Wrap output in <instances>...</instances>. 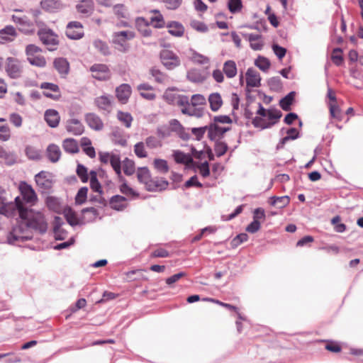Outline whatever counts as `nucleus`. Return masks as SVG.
I'll list each match as a JSON object with an SVG mask.
<instances>
[{
	"label": "nucleus",
	"instance_id": "f257e3e1",
	"mask_svg": "<svg viewBox=\"0 0 363 363\" xmlns=\"http://www.w3.org/2000/svg\"><path fill=\"white\" fill-rule=\"evenodd\" d=\"M24 213L21 221L13 227L7 236L9 244L15 245L32 239V230L40 234L48 230V223L42 212L26 207Z\"/></svg>",
	"mask_w": 363,
	"mask_h": 363
},
{
	"label": "nucleus",
	"instance_id": "f03ea898",
	"mask_svg": "<svg viewBox=\"0 0 363 363\" xmlns=\"http://www.w3.org/2000/svg\"><path fill=\"white\" fill-rule=\"evenodd\" d=\"M27 206L22 202L20 196H16L13 202L3 203L0 206V213L7 217H12L18 214L20 218L24 215Z\"/></svg>",
	"mask_w": 363,
	"mask_h": 363
},
{
	"label": "nucleus",
	"instance_id": "7ed1b4c3",
	"mask_svg": "<svg viewBox=\"0 0 363 363\" xmlns=\"http://www.w3.org/2000/svg\"><path fill=\"white\" fill-rule=\"evenodd\" d=\"M138 179L140 182L145 184L146 188L148 191H155L157 188H164L168 185L167 182L162 181V184L155 183L153 186L152 185V181L150 179V173L147 167H141L138 169L137 172Z\"/></svg>",
	"mask_w": 363,
	"mask_h": 363
},
{
	"label": "nucleus",
	"instance_id": "20e7f679",
	"mask_svg": "<svg viewBox=\"0 0 363 363\" xmlns=\"http://www.w3.org/2000/svg\"><path fill=\"white\" fill-rule=\"evenodd\" d=\"M160 57L162 65L167 69H174L181 64V60L179 56L170 50L164 49L161 50Z\"/></svg>",
	"mask_w": 363,
	"mask_h": 363
},
{
	"label": "nucleus",
	"instance_id": "39448f33",
	"mask_svg": "<svg viewBox=\"0 0 363 363\" xmlns=\"http://www.w3.org/2000/svg\"><path fill=\"white\" fill-rule=\"evenodd\" d=\"M38 35L42 43L48 47L49 50H55L58 45L57 35L50 29H40Z\"/></svg>",
	"mask_w": 363,
	"mask_h": 363
},
{
	"label": "nucleus",
	"instance_id": "423d86ee",
	"mask_svg": "<svg viewBox=\"0 0 363 363\" xmlns=\"http://www.w3.org/2000/svg\"><path fill=\"white\" fill-rule=\"evenodd\" d=\"M19 191L21 192V199L22 202L26 206V204L33 205L38 200L35 191L32 186L25 182H21L19 184Z\"/></svg>",
	"mask_w": 363,
	"mask_h": 363
},
{
	"label": "nucleus",
	"instance_id": "0eeeda50",
	"mask_svg": "<svg viewBox=\"0 0 363 363\" xmlns=\"http://www.w3.org/2000/svg\"><path fill=\"white\" fill-rule=\"evenodd\" d=\"M135 38V33L130 30L115 32L112 36L113 43L118 45L119 50H126V42Z\"/></svg>",
	"mask_w": 363,
	"mask_h": 363
},
{
	"label": "nucleus",
	"instance_id": "6e6552de",
	"mask_svg": "<svg viewBox=\"0 0 363 363\" xmlns=\"http://www.w3.org/2000/svg\"><path fill=\"white\" fill-rule=\"evenodd\" d=\"M89 70L92 73V77L99 81L108 80L111 77L110 69L104 64H94Z\"/></svg>",
	"mask_w": 363,
	"mask_h": 363
},
{
	"label": "nucleus",
	"instance_id": "1a4fd4ad",
	"mask_svg": "<svg viewBox=\"0 0 363 363\" xmlns=\"http://www.w3.org/2000/svg\"><path fill=\"white\" fill-rule=\"evenodd\" d=\"M66 35L73 40L81 39L84 36L82 24L79 21L69 22L66 28Z\"/></svg>",
	"mask_w": 363,
	"mask_h": 363
},
{
	"label": "nucleus",
	"instance_id": "9d476101",
	"mask_svg": "<svg viewBox=\"0 0 363 363\" xmlns=\"http://www.w3.org/2000/svg\"><path fill=\"white\" fill-rule=\"evenodd\" d=\"M6 71L12 79H17L21 77L22 66L21 62L16 58L8 57Z\"/></svg>",
	"mask_w": 363,
	"mask_h": 363
},
{
	"label": "nucleus",
	"instance_id": "9b49d317",
	"mask_svg": "<svg viewBox=\"0 0 363 363\" xmlns=\"http://www.w3.org/2000/svg\"><path fill=\"white\" fill-rule=\"evenodd\" d=\"M94 103L99 110L109 113L112 110L113 96L108 94H104L96 97Z\"/></svg>",
	"mask_w": 363,
	"mask_h": 363
},
{
	"label": "nucleus",
	"instance_id": "f8f14e48",
	"mask_svg": "<svg viewBox=\"0 0 363 363\" xmlns=\"http://www.w3.org/2000/svg\"><path fill=\"white\" fill-rule=\"evenodd\" d=\"M85 121L89 127L96 131H100L104 128V123L101 118L94 113H89L85 115Z\"/></svg>",
	"mask_w": 363,
	"mask_h": 363
},
{
	"label": "nucleus",
	"instance_id": "ddd939ff",
	"mask_svg": "<svg viewBox=\"0 0 363 363\" xmlns=\"http://www.w3.org/2000/svg\"><path fill=\"white\" fill-rule=\"evenodd\" d=\"M65 127L67 132L74 135H82L84 130L83 124L77 118L67 120Z\"/></svg>",
	"mask_w": 363,
	"mask_h": 363
},
{
	"label": "nucleus",
	"instance_id": "4468645a",
	"mask_svg": "<svg viewBox=\"0 0 363 363\" xmlns=\"http://www.w3.org/2000/svg\"><path fill=\"white\" fill-rule=\"evenodd\" d=\"M49 177V173L44 171L37 174L35 177V180L38 186L43 190H49L52 187V181Z\"/></svg>",
	"mask_w": 363,
	"mask_h": 363
},
{
	"label": "nucleus",
	"instance_id": "2eb2a0df",
	"mask_svg": "<svg viewBox=\"0 0 363 363\" xmlns=\"http://www.w3.org/2000/svg\"><path fill=\"white\" fill-rule=\"evenodd\" d=\"M116 97L118 100L123 104L128 102L130 94L131 87L128 84H122L116 89Z\"/></svg>",
	"mask_w": 363,
	"mask_h": 363
},
{
	"label": "nucleus",
	"instance_id": "dca6fc26",
	"mask_svg": "<svg viewBox=\"0 0 363 363\" xmlns=\"http://www.w3.org/2000/svg\"><path fill=\"white\" fill-rule=\"evenodd\" d=\"M53 65L61 77H66L69 72V63L66 58L58 57L56 58Z\"/></svg>",
	"mask_w": 363,
	"mask_h": 363
},
{
	"label": "nucleus",
	"instance_id": "f3484780",
	"mask_svg": "<svg viewBox=\"0 0 363 363\" xmlns=\"http://www.w3.org/2000/svg\"><path fill=\"white\" fill-rule=\"evenodd\" d=\"M17 35L16 29L12 26H7L0 30V43L4 44L6 42H11Z\"/></svg>",
	"mask_w": 363,
	"mask_h": 363
},
{
	"label": "nucleus",
	"instance_id": "a211bd4d",
	"mask_svg": "<svg viewBox=\"0 0 363 363\" xmlns=\"http://www.w3.org/2000/svg\"><path fill=\"white\" fill-rule=\"evenodd\" d=\"M78 13L84 16H90L94 11L93 0H82L76 6Z\"/></svg>",
	"mask_w": 363,
	"mask_h": 363
},
{
	"label": "nucleus",
	"instance_id": "6ab92c4d",
	"mask_svg": "<svg viewBox=\"0 0 363 363\" xmlns=\"http://www.w3.org/2000/svg\"><path fill=\"white\" fill-rule=\"evenodd\" d=\"M247 86L250 87H258L260 86V76L253 68H249L245 74Z\"/></svg>",
	"mask_w": 363,
	"mask_h": 363
},
{
	"label": "nucleus",
	"instance_id": "aec40b11",
	"mask_svg": "<svg viewBox=\"0 0 363 363\" xmlns=\"http://www.w3.org/2000/svg\"><path fill=\"white\" fill-rule=\"evenodd\" d=\"M60 118L59 113L56 110L48 109L45 113V120L48 125L52 128H55L58 125Z\"/></svg>",
	"mask_w": 363,
	"mask_h": 363
},
{
	"label": "nucleus",
	"instance_id": "412c9836",
	"mask_svg": "<svg viewBox=\"0 0 363 363\" xmlns=\"http://www.w3.org/2000/svg\"><path fill=\"white\" fill-rule=\"evenodd\" d=\"M242 35L249 40L250 43V48L252 50H260L262 48L263 43L260 40V35L254 33H243Z\"/></svg>",
	"mask_w": 363,
	"mask_h": 363
},
{
	"label": "nucleus",
	"instance_id": "4be33fe9",
	"mask_svg": "<svg viewBox=\"0 0 363 363\" xmlns=\"http://www.w3.org/2000/svg\"><path fill=\"white\" fill-rule=\"evenodd\" d=\"M12 20L14 23L22 26L21 29L23 30L25 32L32 31L33 28H31V27L33 26V24L27 16L13 15Z\"/></svg>",
	"mask_w": 363,
	"mask_h": 363
},
{
	"label": "nucleus",
	"instance_id": "5701e85b",
	"mask_svg": "<svg viewBox=\"0 0 363 363\" xmlns=\"http://www.w3.org/2000/svg\"><path fill=\"white\" fill-rule=\"evenodd\" d=\"M110 206L116 211H123L127 206L126 199L120 195L113 196L110 200Z\"/></svg>",
	"mask_w": 363,
	"mask_h": 363
},
{
	"label": "nucleus",
	"instance_id": "b1692460",
	"mask_svg": "<svg viewBox=\"0 0 363 363\" xmlns=\"http://www.w3.org/2000/svg\"><path fill=\"white\" fill-rule=\"evenodd\" d=\"M47 156L52 162H57L61 157V150L57 145L50 144L47 147Z\"/></svg>",
	"mask_w": 363,
	"mask_h": 363
},
{
	"label": "nucleus",
	"instance_id": "393cba45",
	"mask_svg": "<svg viewBox=\"0 0 363 363\" xmlns=\"http://www.w3.org/2000/svg\"><path fill=\"white\" fill-rule=\"evenodd\" d=\"M229 130L230 128L220 127L218 124L211 123L208 125V136L211 140H214L217 136H222Z\"/></svg>",
	"mask_w": 363,
	"mask_h": 363
},
{
	"label": "nucleus",
	"instance_id": "a878e982",
	"mask_svg": "<svg viewBox=\"0 0 363 363\" xmlns=\"http://www.w3.org/2000/svg\"><path fill=\"white\" fill-rule=\"evenodd\" d=\"M223 70L226 77L230 79L235 77L238 72L236 64L233 60L225 62Z\"/></svg>",
	"mask_w": 363,
	"mask_h": 363
},
{
	"label": "nucleus",
	"instance_id": "bb28decb",
	"mask_svg": "<svg viewBox=\"0 0 363 363\" xmlns=\"http://www.w3.org/2000/svg\"><path fill=\"white\" fill-rule=\"evenodd\" d=\"M42 8L49 12H55L62 8V4L58 0H42Z\"/></svg>",
	"mask_w": 363,
	"mask_h": 363
},
{
	"label": "nucleus",
	"instance_id": "cd10ccee",
	"mask_svg": "<svg viewBox=\"0 0 363 363\" xmlns=\"http://www.w3.org/2000/svg\"><path fill=\"white\" fill-rule=\"evenodd\" d=\"M208 102L210 104L211 109L213 111H217L223 104V100L219 93L211 94L208 96Z\"/></svg>",
	"mask_w": 363,
	"mask_h": 363
},
{
	"label": "nucleus",
	"instance_id": "c85d7f7f",
	"mask_svg": "<svg viewBox=\"0 0 363 363\" xmlns=\"http://www.w3.org/2000/svg\"><path fill=\"white\" fill-rule=\"evenodd\" d=\"M182 112L184 114L189 115L190 116H196L200 118L203 116V110L199 108H196V106L189 103L186 107L182 108Z\"/></svg>",
	"mask_w": 363,
	"mask_h": 363
},
{
	"label": "nucleus",
	"instance_id": "c756f323",
	"mask_svg": "<svg viewBox=\"0 0 363 363\" xmlns=\"http://www.w3.org/2000/svg\"><path fill=\"white\" fill-rule=\"evenodd\" d=\"M187 79L194 83L203 82L206 77L199 69H191L187 72Z\"/></svg>",
	"mask_w": 363,
	"mask_h": 363
},
{
	"label": "nucleus",
	"instance_id": "7c9ffc66",
	"mask_svg": "<svg viewBox=\"0 0 363 363\" xmlns=\"http://www.w3.org/2000/svg\"><path fill=\"white\" fill-rule=\"evenodd\" d=\"M169 33L176 37H181L184 32L183 26L178 22H171L167 25Z\"/></svg>",
	"mask_w": 363,
	"mask_h": 363
},
{
	"label": "nucleus",
	"instance_id": "2f4dec72",
	"mask_svg": "<svg viewBox=\"0 0 363 363\" xmlns=\"http://www.w3.org/2000/svg\"><path fill=\"white\" fill-rule=\"evenodd\" d=\"M295 94L296 93L294 91H291L280 100L279 106L284 111H288L291 109V106L295 98Z\"/></svg>",
	"mask_w": 363,
	"mask_h": 363
},
{
	"label": "nucleus",
	"instance_id": "473e14b6",
	"mask_svg": "<svg viewBox=\"0 0 363 363\" xmlns=\"http://www.w3.org/2000/svg\"><path fill=\"white\" fill-rule=\"evenodd\" d=\"M63 148L69 153H76L79 151L77 142L72 138H67L63 141Z\"/></svg>",
	"mask_w": 363,
	"mask_h": 363
},
{
	"label": "nucleus",
	"instance_id": "72a5a7b5",
	"mask_svg": "<svg viewBox=\"0 0 363 363\" xmlns=\"http://www.w3.org/2000/svg\"><path fill=\"white\" fill-rule=\"evenodd\" d=\"M173 157L176 162L180 164H189L193 161L192 157L189 155L185 154L179 150L174 151Z\"/></svg>",
	"mask_w": 363,
	"mask_h": 363
},
{
	"label": "nucleus",
	"instance_id": "f704fd0d",
	"mask_svg": "<svg viewBox=\"0 0 363 363\" xmlns=\"http://www.w3.org/2000/svg\"><path fill=\"white\" fill-rule=\"evenodd\" d=\"M290 199L288 196H272L270 198V204L272 206H278L281 208L285 207L289 203Z\"/></svg>",
	"mask_w": 363,
	"mask_h": 363
},
{
	"label": "nucleus",
	"instance_id": "c9c22d12",
	"mask_svg": "<svg viewBox=\"0 0 363 363\" xmlns=\"http://www.w3.org/2000/svg\"><path fill=\"white\" fill-rule=\"evenodd\" d=\"M117 118L120 122L123 123L126 128H129L131 127L133 118L130 113L118 111L117 113Z\"/></svg>",
	"mask_w": 363,
	"mask_h": 363
},
{
	"label": "nucleus",
	"instance_id": "e433bc0d",
	"mask_svg": "<svg viewBox=\"0 0 363 363\" xmlns=\"http://www.w3.org/2000/svg\"><path fill=\"white\" fill-rule=\"evenodd\" d=\"M110 164L115 172L118 177L121 175V162L120 156L117 154H113L112 157L111 159Z\"/></svg>",
	"mask_w": 363,
	"mask_h": 363
},
{
	"label": "nucleus",
	"instance_id": "4c0bfd02",
	"mask_svg": "<svg viewBox=\"0 0 363 363\" xmlns=\"http://www.w3.org/2000/svg\"><path fill=\"white\" fill-rule=\"evenodd\" d=\"M93 45L94 48L103 55H108L110 54L109 48L106 43L98 39L94 41Z\"/></svg>",
	"mask_w": 363,
	"mask_h": 363
},
{
	"label": "nucleus",
	"instance_id": "58836bf2",
	"mask_svg": "<svg viewBox=\"0 0 363 363\" xmlns=\"http://www.w3.org/2000/svg\"><path fill=\"white\" fill-rule=\"evenodd\" d=\"M28 61L30 65L38 67H44L46 65L45 58L40 55L31 56L28 57Z\"/></svg>",
	"mask_w": 363,
	"mask_h": 363
},
{
	"label": "nucleus",
	"instance_id": "ea45409f",
	"mask_svg": "<svg viewBox=\"0 0 363 363\" xmlns=\"http://www.w3.org/2000/svg\"><path fill=\"white\" fill-rule=\"evenodd\" d=\"M228 8L232 13L240 12L242 8V0H228Z\"/></svg>",
	"mask_w": 363,
	"mask_h": 363
},
{
	"label": "nucleus",
	"instance_id": "a19ab883",
	"mask_svg": "<svg viewBox=\"0 0 363 363\" xmlns=\"http://www.w3.org/2000/svg\"><path fill=\"white\" fill-rule=\"evenodd\" d=\"M77 174L80 178L82 182L86 183L89 180L87 168L83 164H79L76 170Z\"/></svg>",
	"mask_w": 363,
	"mask_h": 363
},
{
	"label": "nucleus",
	"instance_id": "79ce46f5",
	"mask_svg": "<svg viewBox=\"0 0 363 363\" xmlns=\"http://www.w3.org/2000/svg\"><path fill=\"white\" fill-rule=\"evenodd\" d=\"M25 151L27 157L29 159L38 160H40L41 157L40 151L33 146L26 147Z\"/></svg>",
	"mask_w": 363,
	"mask_h": 363
},
{
	"label": "nucleus",
	"instance_id": "37998d69",
	"mask_svg": "<svg viewBox=\"0 0 363 363\" xmlns=\"http://www.w3.org/2000/svg\"><path fill=\"white\" fill-rule=\"evenodd\" d=\"M113 140L116 144H118L121 146H125L127 140L122 136V131L119 128H116L112 133Z\"/></svg>",
	"mask_w": 363,
	"mask_h": 363
},
{
	"label": "nucleus",
	"instance_id": "c03bdc74",
	"mask_svg": "<svg viewBox=\"0 0 363 363\" xmlns=\"http://www.w3.org/2000/svg\"><path fill=\"white\" fill-rule=\"evenodd\" d=\"M154 166L155 169L162 174L167 173L169 170L167 161L162 159H155Z\"/></svg>",
	"mask_w": 363,
	"mask_h": 363
},
{
	"label": "nucleus",
	"instance_id": "a18cd8bd",
	"mask_svg": "<svg viewBox=\"0 0 363 363\" xmlns=\"http://www.w3.org/2000/svg\"><path fill=\"white\" fill-rule=\"evenodd\" d=\"M123 169L126 175H132L135 172V163L133 160L125 158L123 162Z\"/></svg>",
	"mask_w": 363,
	"mask_h": 363
},
{
	"label": "nucleus",
	"instance_id": "49530a36",
	"mask_svg": "<svg viewBox=\"0 0 363 363\" xmlns=\"http://www.w3.org/2000/svg\"><path fill=\"white\" fill-rule=\"evenodd\" d=\"M255 65L262 71L267 72L270 67V62L264 57H259L255 60Z\"/></svg>",
	"mask_w": 363,
	"mask_h": 363
},
{
	"label": "nucleus",
	"instance_id": "de8ad7c7",
	"mask_svg": "<svg viewBox=\"0 0 363 363\" xmlns=\"http://www.w3.org/2000/svg\"><path fill=\"white\" fill-rule=\"evenodd\" d=\"M134 152L139 158H145L147 157V153L145 147V143L143 142L137 143L134 145Z\"/></svg>",
	"mask_w": 363,
	"mask_h": 363
},
{
	"label": "nucleus",
	"instance_id": "09e8293b",
	"mask_svg": "<svg viewBox=\"0 0 363 363\" xmlns=\"http://www.w3.org/2000/svg\"><path fill=\"white\" fill-rule=\"evenodd\" d=\"M0 158L4 160L8 164H12L15 162L14 156L7 152L4 147L0 145Z\"/></svg>",
	"mask_w": 363,
	"mask_h": 363
},
{
	"label": "nucleus",
	"instance_id": "8fccbe9b",
	"mask_svg": "<svg viewBox=\"0 0 363 363\" xmlns=\"http://www.w3.org/2000/svg\"><path fill=\"white\" fill-rule=\"evenodd\" d=\"M276 121L272 123H267L260 117L256 116L252 120V124L255 127L261 128L262 129L267 128L275 124Z\"/></svg>",
	"mask_w": 363,
	"mask_h": 363
},
{
	"label": "nucleus",
	"instance_id": "3c124183",
	"mask_svg": "<svg viewBox=\"0 0 363 363\" xmlns=\"http://www.w3.org/2000/svg\"><path fill=\"white\" fill-rule=\"evenodd\" d=\"M268 85L273 91H279L282 87L281 81L279 77H274L268 80Z\"/></svg>",
	"mask_w": 363,
	"mask_h": 363
},
{
	"label": "nucleus",
	"instance_id": "603ef678",
	"mask_svg": "<svg viewBox=\"0 0 363 363\" xmlns=\"http://www.w3.org/2000/svg\"><path fill=\"white\" fill-rule=\"evenodd\" d=\"M146 145L150 149H155L162 146V142L155 136H149L145 139Z\"/></svg>",
	"mask_w": 363,
	"mask_h": 363
},
{
	"label": "nucleus",
	"instance_id": "864d4df0",
	"mask_svg": "<svg viewBox=\"0 0 363 363\" xmlns=\"http://www.w3.org/2000/svg\"><path fill=\"white\" fill-rule=\"evenodd\" d=\"M329 107L331 117L337 121H342V113L339 106L335 104H330Z\"/></svg>",
	"mask_w": 363,
	"mask_h": 363
},
{
	"label": "nucleus",
	"instance_id": "5fc2aeb1",
	"mask_svg": "<svg viewBox=\"0 0 363 363\" xmlns=\"http://www.w3.org/2000/svg\"><path fill=\"white\" fill-rule=\"evenodd\" d=\"M333 53L331 57L333 62L337 66L341 65L343 62V57H342V55H341L342 49L339 48H336L333 50Z\"/></svg>",
	"mask_w": 363,
	"mask_h": 363
},
{
	"label": "nucleus",
	"instance_id": "6e6d98bb",
	"mask_svg": "<svg viewBox=\"0 0 363 363\" xmlns=\"http://www.w3.org/2000/svg\"><path fill=\"white\" fill-rule=\"evenodd\" d=\"M88 188L87 187H82L79 189L76 197L75 201L78 204H82L85 202L87 196Z\"/></svg>",
	"mask_w": 363,
	"mask_h": 363
},
{
	"label": "nucleus",
	"instance_id": "4d7b16f0",
	"mask_svg": "<svg viewBox=\"0 0 363 363\" xmlns=\"http://www.w3.org/2000/svg\"><path fill=\"white\" fill-rule=\"evenodd\" d=\"M214 150L217 157H221L227 152L228 145L223 142H218L216 143Z\"/></svg>",
	"mask_w": 363,
	"mask_h": 363
},
{
	"label": "nucleus",
	"instance_id": "13d9d810",
	"mask_svg": "<svg viewBox=\"0 0 363 363\" xmlns=\"http://www.w3.org/2000/svg\"><path fill=\"white\" fill-rule=\"evenodd\" d=\"M11 137L10 128L7 125H0V140L7 141Z\"/></svg>",
	"mask_w": 363,
	"mask_h": 363
},
{
	"label": "nucleus",
	"instance_id": "bf43d9fd",
	"mask_svg": "<svg viewBox=\"0 0 363 363\" xmlns=\"http://www.w3.org/2000/svg\"><path fill=\"white\" fill-rule=\"evenodd\" d=\"M48 207L53 211H57L60 208V202L59 200L52 196H49L47 198L46 201Z\"/></svg>",
	"mask_w": 363,
	"mask_h": 363
},
{
	"label": "nucleus",
	"instance_id": "052dcab7",
	"mask_svg": "<svg viewBox=\"0 0 363 363\" xmlns=\"http://www.w3.org/2000/svg\"><path fill=\"white\" fill-rule=\"evenodd\" d=\"M153 12L157 13V15L151 18V23L154 24L155 28H162L164 26V21L162 16L158 13L157 11L154 10Z\"/></svg>",
	"mask_w": 363,
	"mask_h": 363
},
{
	"label": "nucleus",
	"instance_id": "680f3d73",
	"mask_svg": "<svg viewBox=\"0 0 363 363\" xmlns=\"http://www.w3.org/2000/svg\"><path fill=\"white\" fill-rule=\"evenodd\" d=\"M208 126H203L200 128H192L191 129V133L194 135H195L196 139L197 140H200L206 133Z\"/></svg>",
	"mask_w": 363,
	"mask_h": 363
},
{
	"label": "nucleus",
	"instance_id": "e2e57ef3",
	"mask_svg": "<svg viewBox=\"0 0 363 363\" xmlns=\"http://www.w3.org/2000/svg\"><path fill=\"white\" fill-rule=\"evenodd\" d=\"M191 26L197 31L205 33L208 31L207 26L201 21H193L191 23Z\"/></svg>",
	"mask_w": 363,
	"mask_h": 363
},
{
	"label": "nucleus",
	"instance_id": "0e129e2a",
	"mask_svg": "<svg viewBox=\"0 0 363 363\" xmlns=\"http://www.w3.org/2000/svg\"><path fill=\"white\" fill-rule=\"evenodd\" d=\"M40 51H41L40 48L35 45L30 44L27 45L26 48L27 59L31 56L33 57L37 55L36 53L39 52Z\"/></svg>",
	"mask_w": 363,
	"mask_h": 363
},
{
	"label": "nucleus",
	"instance_id": "69168bd1",
	"mask_svg": "<svg viewBox=\"0 0 363 363\" xmlns=\"http://www.w3.org/2000/svg\"><path fill=\"white\" fill-rule=\"evenodd\" d=\"M190 103L196 106L199 105H203L206 104V99L201 94H194L191 96Z\"/></svg>",
	"mask_w": 363,
	"mask_h": 363
},
{
	"label": "nucleus",
	"instance_id": "338daca9",
	"mask_svg": "<svg viewBox=\"0 0 363 363\" xmlns=\"http://www.w3.org/2000/svg\"><path fill=\"white\" fill-rule=\"evenodd\" d=\"M272 50H273L274 54L277 55V57L279 60H281L285 56V55L286 53V50L284 48L281 47L280 45H279L277 44H274L272 45Z\"/></svg>",
	"mask_w": 363,
	"mask_h": 363
},
{
	"label": "nucleus",
	"instance_id": "774afa93",
	"mask_svg": "<svg viewBox=\"0 0 363 363\" xmlns=\"http://www.w3.org/2000/svg\"><path fill=\"white\" fill-rule=\"evenodd\" d=\"M150 72H151L152 76L155 78V79L157 82L162 83L165 80V79H166L165 74H163L162 72H160L159 69L153 68L151 69Z\"/></svg>",
	"mask_w": 363,
	"mask_h": 363
}]
</instances>
